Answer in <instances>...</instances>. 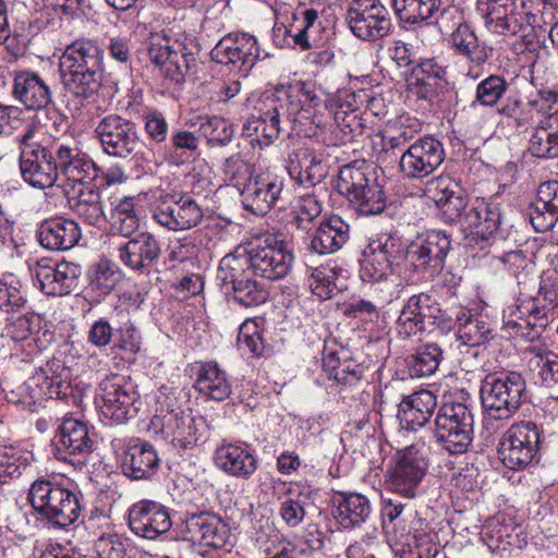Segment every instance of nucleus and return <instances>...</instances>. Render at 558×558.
I'll use <instances>...</instances> for the list:
<instances>
[{
	"instance_id": "nucleus-50",
	"label": "nucleus",
	"mask_w": 558,
	"mask_h": 558,
	"mask_svg": "<svg viewBox=\"0 0 558 558\" xmlns=\"http://www.w3.org/2000/svg\"><path fill=\"white\" fill-rule=\"evenodd\" d=\"M40 376L31 378L28 381L20 385L15 390H12L8 396L10 402L22 404L25 408H31L44 396L50 398L53 395H59L60 381H56L53 378L49 379L47 376L44 378V384L47 387V391H44L40 386Z\"/></svg>"
},
{
	"instance_id": "nucleus-30",
	"label": "nucleus",
	"mask_w": 558,
	"mask_h": 558,
	"mask_svg": "<svg viewBox=\"0 0 558 558\" xmlns=\"http://www.w3.org/2000/svg\"><path fill=\"white\" fill-rule=\"evenodd\" d=\"M445 4L446 0H392L393 11L402 23L418 24L440 12V21H438L440 28L447 17L462 19L458 8H445Z\"/></svg>"
},
{
	"instance_id": "nucleus-56",
	"label": "nucleus",
	"mask_w": 558,
	"mask_h": 558,
	"mask_svg": "<svg viewBox=\"0 0 558 558\" xmlns=\"http://www.w3.org/2000/svg\"><path fill=\"white\" fill-rule=\"evenodd\" d=\"M194 125L198 126V131L206 137L209 146H226L233 136L232 125L221 117H198Z\"/></svg>"
},
{
	"instance_id": "nucleus-25",
	"label": "nucleus",
	"mask_w": 558,
	"mask_h": 558,
	"mask_svg": "<svg viewBox=\"0 0 558 558\" xmlns=\"http://www.w3.org/2000/svg\"><path fill=\"white\" fill-rule=\"evenodd\" d=\"M33 272L45 294L62 296L76 288L81 268L73 263L43 258L36 263Z\"/></svg>"
},
{
	"instance_id": "nucleus-12",
	"label": "nucleus",
	"mask_w": 558,
	"mask_h": 558,
	"mask_svg": "<svg viewBox=\"0 0 558 558\" xmlns=\"http://www.w3.org/2000/svg\"><path fill=\"white\" fill-rule=\"evenodd\" d=\"M254 274L269 280L284 278L293 265V255L283 240L272 233L262 234L247 245Z\"/></svg>"
},
{
	"instance_id": "nucleus-32",
	"label": "nucleus",
	"mask_w": 558,
	"mask_h": 558,
	"mask_svg": "<svg viewBox=\"0 0 558 558\" xmlns=\"http://www.w3.org/2000/svg\"><path fill=\"white\" fill-rule=\"evenodd\" d=\"M287 99L283 104L287 119L296 121L298 116L310 119L319 113L325 107V101L317 92L316 85L312 82L294 81L288 86Z\"/></svg>"
},
{
	"instance_id": "nucleus-11",
	"label": "nucleus",
	"mask_w": 558,
	"mask_h": 558,
	"mask_svg": "<svg viewBox=\"0 0 558 558\" xmlns=\"http://www.w3.org/2000/svg\"><path fill=\"white\" fill-rule=\"evenodd\" d=\"M542 435V428L534 422L513 424L499 441V459L510 470L526 468L539 451Z\"/></svg>"
},
{
	"instance_id": "nucleus-29",
	"label": "nucleus",
	"mask_w": 558,
	"mask_h": 558,
	"mask_svg": "<svg viewBox=\"0 0 558 558\" xmlns=\"http://www.w3.org/2000/svg\"><path fill=\"white\" fill-rule=\"evenodd\" d=\"M185 532L193 543L213 548L223 547L230 537L229 525L210 512L190 515L185 521Z\"/></svg>"
},
{
	"instance_id": "nucleus-27",
	"label": "nucleus",
	"mask_w": 558,
	"mask_h": 558,
	"mask_svg": "<svg viewBox=\"0 0 558 558\" xmlns=\"http://www.w3.org/2000/svg\"><path fill=\"white\" fill-rule=\"evenodd\" d=\"M476 10L494 33L515 35L522 29L523 16L517 11L515 0H477Z\"/></svg>"
},
{
	"instance_id": "nucleus-63",
	"label": "nucleus",
	"mask_w": 558,
	"mask_h": 558,
	"mask_svg": "<svg viewBox=\"0 0 558 558\" xmlns=\"http://www.w3.org/2000/svg\"><path fill=\"white\" fill-rule=\"evenodd\" d=\"M27 299L16 280L10 282L0 280V310L5 313H15L25 307Z\"/></svg>"
},
{
	"instance_id": "nucleus-24",
	"label": "nucleus",
	"mask_w": 558,
	"mask_h": 558,
	"mask_svg": "<svg viewBox=\"0 0 558 558\" xmlns=\"http://www.w3.org/2000/svg\"><path fill=\"white\" fill-rule=\"evenodd\" d=\"M502 219L504 216L498 203L476 199L465 211L460 227L469 231L465 236L469 243L487 242L497 233Z\"/></svg>"
},
{
	"instance_id": "nucleus-38",
	"label": "nucleus",
	"mask_w": 558,
	"mask_h": 558,
	"mask_svg": "<svg viewBox=\"0 0 558 558\" xmlns=\"http://www.w3.org/2000/svg\"><path fill=\"white\" fill-rule=\"evenodd\" d=\"M335 519L344 530L361 526L372 514L368 498L359 493L338 492L332 497Z\"/></svg>"
},
{
	"instance_id": "nucleus-16",
	"label": "nucleus",
	"mask_w": 558,
	"mask_h": 558,
	"mask_svg": "<svg viewBox=\"0 0 558 558\" xmlns=\"http://www.w3.org/2000/svg\"><path fill=\"white\" fill-rule=\"evenodd\" d=\"M151 425L160 429L165 439L180 449H192L203 438L205 420L192 410L171 409L165 414H156Z\"/></svg>"
},
{
	"instance_id": "nucleus-61",
	"label": "nucleus",
	"mask_w": 558,
	"mask_h": 558,
	"mask_svg": "<svg viewBox=\"0 0 558 558\" xmlns=\"http://www.w3.org/2000/svg\"><path fill=\"white\" fill-rule=\"evenodd\" d=\"M225 178L229 181L239 192L242 187L254 177L252 167L241 157L240 154L228 157L223 162L222 168Z\"/></svg>"
},
{
	"instance_id": "nucleus-6",
	"label": "nucleus",
	"mask_w": 558,
	"mask_h": 558,
	"mask_svg": "<svg viewBox=\"0 0 558 558\" xmlns=\"http://www.w3.org/2000/svg\"><path fill=\"white\" fill-rule=\"evenodd\" d=\"M526 385L517 372L488 374L481 387L482 404L495 420H508L520 409Z\"/></svg>"
},
{
	"instance_id": "nucleus-34",
	"label": "nucleus",
	"mask_w": 558,
	"mask_h": 558,
	"mask_svg": "<svg viewBox=\"0 0 558 558\" xmlns=\"http://www.w3.org/2000/svg\"><path fill=\"white\" fill-rule=\"evenodd\" d=\"M63 193L70 209L85 223L100 228L107 221L98 190L85 184L65 187Z\"/></svg>"
},
{
	"instance_id": "nucleus-22",
	"label": "nucleus",
	"mask_w": 558,
	"mask_h": 558,
	"mask_svg": "<svg viewBox=\"0 0 558 558\" xmlns=\"http://www.w3.org/2000/svg\"><path fill=\"white\" fill-rule=\"evenodd\" d=\"M283 180L270 171L255 173L240 192L245 210L265 216L278 202L283 190Z\"/></svg>"
},
{
	"instance_id": "nucleus-31",
	"label": "nucleus",
	"mask_w": 558,
	"mask_h": 558,
	"mask_svg": "<svg viewBox=\"0 0 558 558\" xmlns=\"http://www.w3.org/2000/svg\"><path fill=\"white\" fill-rule=\"evenodd\" d=\"M215 465L226 474L248 480L258 466L257 457L244 445L223 442L214 453Z\"/></svg>"
},
{
	"instance_id": "nucleus-23",
	"label": "nucleus",
	"mask_w": 558,
	"mask_h": 558,
	"mask_svg": "<svg viewBox=\"0 0 558 558\" xmlns=\"http://www.w3.org/2000/svg\"><path fill=\"white\" fill-rule=\"evenodd\" d=\"M427 196L438 208L444 221L461 226L471 204L458 182L450 177H437L429 181Z\"/></svg>"
},
{
	"instance_id": "nucleus-7",
	"label": "nucleus",
	"mask_w": 558,
	"mask_h": 558,
	"mask_svg": "<svg viewBox=\"0 0 558 558\" xmlns=\"http://www.w3.org/2000/svg\"><path fill=\"white\" fill-rule=\"evenodd\" d=\"M16 141L20 146V169L24 181L41 190L59 185L51 147L48 148L37 141L36 126L28 124Z\"/></svg>"
},
{
	"instance_id": "nucleus-49",
	"label": "nucleus",
	"mask_w": 558,
	"mask_h": 558,
	"mask_svg": "<svg viewBox=\"0 0 558 558\" xmlns=\"http://www.w3.org/2000/svg\"><path fill=\"white\" fill-rule=\"evenodd\" d=\"M527 366L537 383L545 387L558 385V354L546 349L529 348Z\"/></svg>"
},
{
	"instance_id": "nucleus-60",
	"label": "nucleus",
	"mask_w": 558,
	"mask_h": 558,
	"mask_svg": "<svg viewBox=\"0 0 558 558\" xmlns=\"http://www.w3.org/2000/svg\"><path fill=\"white\" fill-rule=\"evenodd\" d=\"M381 517L383 529L387 533L405 532L409 519L407 505L393 499L385 500Z\"/></svg>"
},
{
	"instance_id": "nucleus-55",
	"label": "nucleus",
	"mask_w": 558,
	"mask_h": 558,
	"mask_svg": "<svg viewBox=\"0 0 558 558\" xmlns=\"http://www.w3.org/2000/svg\"><path fill=\"white\" fill-rule=\"evenodd\" d=\"M44 319L36 313L11 316L7 319L3 336L15 342L24 341L44 328Z\"/></svg>"
},
{
	"instance_id": "nucleus-28",
	"label": "nucleus",
	"mask_w": 558,
	"mask_h": 558,
	"mask_svg": "<svg viewBox=\"0 0 558 558\" xmlns=\"http://www.w3.org/2000/svg\"><path fill=\"white\" fill-rule=\"evenodd\" d=\"M120 466L122 473L131 480H149L159 466V458L149 442L131 440L122 451Z\"/></svg>"
},
{
	"instance_id": "nucleus-33",
	"label": "nucleus",
	"mask_w": 558,
	"mask_h": 558,
	"mask_svg": "<svg viewBox=\"0 0 558 558\" xmlns=\"http://www.w3.org/2000/svg\"><path fill=\"white\" fill-rule=\"evenodd\" d=\"M526 215L537 232L551 230L558 221V181L539 185L537 197L527 208Z\"/></svg>"
},
{
	"instance_id": "nucleus-8",
	"label": "nucleus",
	"mask_w": 558,
	"mask_h": 558,
	"mask_svg": "<svg viewBox=\"0 0 558 558\" xmlns=\"http://www.w3.org/2000/svg\"><path fill=\"white\" fill-rule=\"evenodd\" d=\"M95 402L109 424H122L134 417L141 405L134 385L120 374H111L99 383Z\"/></svg>"
},
{
	"instance_id": "nucleus-19",
	"label": "nucleus",
	"mask_w": 558,
	"mask_h": 558,
	"mask_svg": "<svg viewBox=\"0 0 558 558\" xmlns=\"http://www.w3.org/2000/svg\"><path fill=\"white\" fill-rule=\"evenodd\" d=\"M59 186L77 189L96 178L97 166L76 144L54 143L51 146Z\"/></svg>"
},
{
	"instance_id": "nucleus-58",
	"label": "nucleus",
	"mask_w": 558,
	"mask_h": 558,
	"mask_svg": "<svg viewBox=\"0 0 558 558\" xmlns=\"http://www.w3.org/2000/svg\"><path fill=\"white\" fill-rule=\"evenodd\" d=\"M323 213V204L313 193H305L296 197L292 209L294 221L299 229H307Z\"/></svg>"
},
{
	"instance_id": "nucleus-36",
	"label": "nucleus",
	"mask_w": 558,
	"mask_h": 558,
	"mask_svg": "<svg viewBox=\"0 0 558 558\" xmlns=\"http://www.w3.org/2000/svg\"><path fill=\"white\" fill-rule=\"evenodd\" d=\"M81 235L78 225L63 217L45 220L37 231L40 245L49 251H68L77 244Z\"/></svg>"
},
{
	"instance_id": "nucleus-53",
	"label": "nucleus",
	"mask_w": 558,
	"mask_h": 558,
	"mask_svg": "<svg viewBox=\"0 0 558 558\" xmlns=\"http://www.w3.org/2000/svg\"><path fill=\"white\" fill-rule=\"evenodd\" d=\"M442 361V350L436 343L418 347L414 354L408 357V368L413 378L427 377L438 369Z\"/></svg>"
},
{
	"instance_id": "nucleus-39",
	"label": "nucleus",
	"mask_w": 558,
	"mask_h": 558,
	"mask_svg": "<svg viewBox=\"0 0 558 558\" xmlns=\"http://www.w3.org/2000/svg\"><path fill=\"white\" fill-rule=\"evenodd\" d=\"M195 390L215 400H226L232 390L228 374L216 361L199 362L196 369Z\"/></svg>"
},
{
	"instance_id": "nucleus-14",
	"label": "nucleus",
	"mask_w": 558,
	"mask_h": 558,
	"mask_svg": "<svg viewBox=\"0 0 558 558\" xmlns=\"http://www.w3.org/2000/svg\"><path fill=\"white\" fill-rule=\"evenodd\" d=\"M202 206L186 193L161 194L153 208V219L169 231H186L202 223Z\"/></svg>"
},
{
	"instance_id": "nucleus-21",
	"label": "nucleus",
	"mask_w": 558,
	"mask_h": 558,
	"mask_svg": "<svg viewBox=\"0 0 558 558\" xmlns=\"http://www.w3.org/2000/svg\"><path fill=\"white\" fill-rule=\"evenodd\" d=\"M114 251L118 259L130 270L145 274L158 265L162 254L159 239L148 232H137L119 241Z\"/></svg>"
},
{
	"instance_id": "nucleus-52",
	"label": "nucleus",
	"mask_w": 558,
	"mask_h": 558,
	"mask_svg": "<svg viewBox=\"0 0 558 558\" xmlns=\"http://www.w3.org/2000/svg\"><path fill=\"white\" fill-rule=\"evenodd\" d=\"M342 272L343 269L338 266L325 265L314 268L308 278L312 292L323 300L331 299L343 288L340 281Z\"/></svg>"
},
{
	"instance_id": "nucleus-17",
	"label": "nucleus",
	"mask_w": 558,
	"mask_h": 558,
	"mask_svg": "<svg viewBox=\"0 0 558 558\" xmlns=\"http://www.w3.org/2000/svg\"><path fill=\"white\" fill-rule=\"evenodd\" d=\"M445 160L442 143L424 136L409 144L399 158V171L409 181L424 180L432 175Z\"/></svg>"
},
{
	"instance_id": "nucleus-37",
	"label": "nucleus",
	"mask_w": 558,
	"mask_h": 558,
	"mask_svg": "<svg viewBox=\"0 0 558 558\" xmlns=\"http://www.w3.org/2000/svg\"><path fill=\"white\" fill-rule=\"evenodd\" d=\"M13 94L28 109H44L51 101V89L41 76L33 71H16Z\"/></svg>"
},
{
	"instance_id": "nucleus-40",
	"label": "nucleus",
	"mask_w": 558,
	"mask_h": 558,
	"mask_svg": "<svg viewBox=\"0 0 558 558\" xmlns=\"http://www.w3.org/2000/svg\"><path fill=\"white\" fill-rule=\"evenodd\" d=\"M350 238V225L340 216L324 219L311 240L313 252L324 255L339 251Z\"/></svg>"
},
{
	"instance_id": "nucleus-20",
	"label": "nucleus",
	"mask_w": 558,
	"mask_h": 558,
	"mask_svg": "<svg viewBox=\"0 0 558 558\" xmlns=\"http://www.w3.org/2000/svg\"><path fill=\"white\" fill-rule=\"evenodd\" d=\"M450 247L448 234L440 230H430L409 245L405 260L415 271L433 277L441 268Z\"/></svg>"
},
{
	"instance_id": "nucleus-62",
	"label": "nucleus",
	"mask_w": 558,
	"mask_h": 558,
	"mask_svg": "<svg viewBox=\"0 0 558 558\" xmlns=\"http://www.w3.org/2000/svg\"><path fill=\"white\" fill-rule=\"evenodd\" d=\"M447 66L437 58H422L412 69L416 82H430L441 85L446 81Z\"/></svg>"
},
{
	"instance_id": "nucleus-51",
	"label": "nucleus",
	"mask_w": 558,
	"mask_h": 558,
	"mask_svg": "<svg viewBox=\"0 0 558 558\" xmlns=\"http://www.w3.org/2000/svg\"><path fill=\"white\" fill-rule=\"evenodd\" d=\"M179 39L173 37L171 28L153 32L147 38L146 45L149 61L159 68L162 74L173 54L172 52L178 46Z\"/></svg>"
},
{
	"instance_id": "nucleus-13",
	"label": "nucleus",
	"mask_w": 558,
	"mask_h": 558,
	"mask_svg": "<svg viewBox=\"0 0 558 558\" xmlns=\"http://www.w3.org/2000/svg\"><path fill=\"white\" fill-rule=\"evenodd\" d=\"M428 469L424 446L413 444L397 451L388 472V486L407 498H414Z\"/></svg>"
},
{
	"instance_id": "nucleus-10",
	"label": "nucleus",
	"mask_w": 558,
	"mask_h": 558,
	"mask_svg": "<svg viewBox=\"0 0 558 558\" xmlns=\"http://www.w3.org/2000/svg\"><path fill=\"white\" fill-rule=\"evenodd\" d=\"M95 137L106 155L120 159L136 156L144 146L136 123L116 113L107 114L98 121Z\"/></svg>"
},
{
	"instance_id": "nucleus-46",
	"label": "nucleus",
	"mask_w": 558,
	"mask_h": 558,
	"mask_svg": "<svg viewBox=\"0 0 558 558\" xmlns=\"http://www.w3.org/2000/svg\"><path fill=\"white\" fill-rule=\"evenodd\" d=\"M322 364L327 377L339 385L354 387L362 380L363 366L347 356L341 359L337 351L328 347L324 348Z\"/></svg>"
},
{
	"instance_id": "nucleus-15",
	"label": "nucleus",
	"mask_w": 558,
	"mask_h": 558,
	"mask_svg": "<svg viewBox=\"0 0 558 558\" xmlns=\"http://www.w3.org/2000/svg\"><path fill=\"white\" fill-rule=\"evenodd\" d=\"M352 34L365 41H376L389 35L391 17L380 0H352L347 11Z\"/></svg>"
},
{
	"instance_id": "nucleus-9",
	"label": "nucleus",
	"mask_w": 558,
	"mask_h": 558,
	"mask_svg": "<svg viewBox=\"0 0 558 558\" xmlns=\"http://www.w3.org/2000/svg\"><path fill=\"white\" fill-rule=\"evenodd\" d=\"M94 445L95 441L86 422L73 416L57 420V427L51 440L52 453L57 460L82 469L86 465Z\"/></svg>"
},
{
	"instance_id": "nucleus-54",
	"label": "nucleus",
	"mask_w": 558,
	"mask_h": 558,
	"mask_svg": "<svg viewBox=\"0 0 558 558\" xmlns=\"http://www.w3.org/2000/svg\"><path fill=\"white\" fill-rule=\"evenodd\" d=\"M508 89L509 83L502 75L490 74L477 84L470 108L476 109L478 106L493 108L500 104Z\"/></svg>"
},
{
	"instance_id": "nucleus-64",
	"label": "nucleus",
	"mask_w": 558,
	"mask_h": 558,
	"mask_svg": "<svg viewBox=\"0 0 558 558\" xmlns=\"http://www.w3.org/2000/svg\"><path fill=\"white\" fill-rule=\"evenodd\" d=\"M530 111L539 113L545 119L558 110V89L556 88H542L535 94L530 95L526 105Z\"/></svg>"
},
{
	"instance_id": "nucleus-18",
	"label": "nucleus",
	"mask_w": 558,
	"mask_h": 558,
	"mask_svg": "<svg viewBox=\"0 0 558 558\" xmlns=\"http://www.w3.org/2000/svg\"><path fill=\"white\" fill-rule=\"evenodd\" d=\"M211 60L227 65L246 77L260 58V47L255 36L247 33H230L223 36L210 52Z\"/></svg>"
},
{
	"instance_id": "nucleus-41",
	"label": "nucleus",
	"mask_w": 558,
	"mask_h": 558,
	"mask_svg": "<svg viewBox=\"0 0 558 558\" xmlns=\"http://www.w3.org/2000/svg\"><path fill=\"white\" fill-rule=\"evenodd\" d=\"M458 329L456 338L458 350L461 354L476 350L488 341L492 328L483 317L472 315L469 311L461 310L456 315Z\"/></svg>"
},
{
	"instance_id": "nucleus-5",
	"label": "nucleus",
	"mask_w": 558,
	"mask_h": 558,
	"mask_svg": "<svg viewBox=\"0 0 558 558\" xmlns=\"http://www.w3.org/2000/svg\"><path fill=\"white\" fill-rule=\"evenodd\" d=\"M28 500L40 517L61 527L74 523L81 513L77 493L50 480L35 481L28 490Z\"/></svg>"
},
{
	"instance_id": "nucleus-35",
	"label": "nucleus",
	"mask_w": 558,
	"mask_h": 558,
	"mask_svg": "<svg viewBox=\"0 0 558 558\" xmlns=\"http://www.w3.org/2000/svg\"><path fill=\"white\" fill-rule=\"evenodd\" d=\"M436 407L437 398L432 391H415L399 403L398 418L404 428L416 430L429 422Z\"/></svg>"
},
{
	"instance_id": "nucleus-43",
	"label": "nucleus",
	"mask_w": 558,
	"mask_h": 558,
	"mask_svg": "<svg viewBox=\"0 0 558 558\" xmlns=\"http://www.w3.org/2000/svg\"><path fill=\"white\" fill-rule=\"evenodd\" d=\"M426 304L427 294L421 293L409 298L396 322L395 329L399 338L408 339L427 331L426 319L432 317L430 314H426Z\"/></svg>"
},
{
	"instance_id": "nucleus-2",
	"label": "nucleus",
	"mask_w": 558,
	"mask_h": 558,
	"mask_svg": "<svg viewBox=\"0 0 558 558\" xmlns=\"http://www.w3.org/2000/svg\"><path fill=\"white\" fill-rule=\"evenodd\" d=\"M337 191L362 215H378L386 208V195L376 173L364 162L340 168Z\"/></svg>"
},
{
	"instance_id": "nucleus-3",
	"label": "nucleus",
	"mask_w": 558,
	"mask_h": 558,
	"mask_svg": "<svg viewBox=\"0 0 558 558\" xmlns=\"http://www.w3.org/2000/svg\"><path fill=\"white\" fill-rule=\"evenodd\" d=\"M246 248L223 256L217 270L227 293L232 292L233 300L244 306L254 307L265 303L268 292L254 279V269Z\"/></svg>"
},
{
	"instance_id": "nucleus-42",
	"label": "nucleus",
	"mask_w": 558,
	"mask_h": 558,
	"mask_svg": "<svg viewBox=\"0 0 558 558\" xmlns=\"http://www.w3.org/2000/svg\"><path fill=\"white\" fill-rule=\"evenodd\" d=\"M290 178L301 185H316L326 177V169L319 154L308 148H300L289 156Z\"/></svg>"
},
{
	"instance_id": "nucleus-26",
	"label": "nucleus",
	"mask_w": 558,
	"mask_h": 558,
	"mask_svg": "<svg viewBox=\"0 0 558 558\" xmlns=\"http://www.w3.org/2000/svg\"><path fill=\"white\" fill-rule=\"evenodd\" d=\"M128 514L131 531L143 538L156 539L172 526L167 508L153 500H141L132 505Z\"/></svg>"
},
{
	"instance_id": "nucleus-45",
	"label": "nucleus",
	"mask_w": 558,
	"mask_h": 558,
	"mask_svg": "<svg viewBox=\"0 0 558 558\" xmlns=\"http://www.w3.org/2000/svg\"><path fill=\"white\" fill-rule=\"evenodd\" d=\"M451 33V45L454 51L477 65L484 64L492 56L493 49L480 40L475 32L466 23L460 22Z\"/></svg>"
},
{
	"instance_id": "nucleus-47",
	"label": "nucleus",
	"mask_w": 558,
	"mask_h": 558,
	"mask_svg": "<svg viewBox=\"0 0 558 558\" xmlns=\"http://www.w3.org/2000/svg\"><path fill=\"white\" fill-rule=\"evenodd\" d=\"M282 118H287L283 102L271 99L266 105V109L262 110L257 117L252 116L247 119L244 131L248 136L256 134V136L260 135L271 142L280 134Z\"/></svg>"
},
{
	"instance_id": "nucleus-4",
	"label": "nucleus",
	"mask_w": 558,
	"mask_h": 558,
	"mask_svg": "<svg viewBox=\"0 0 558 558\" xmlns=\"http://www.w3.org/2000/svg\"><path fill=\"white\" fill-rule=\"evenodd\" d=\"M430 438L451 454L468 451L473 440L474 415L470 407L462 402H446L437 411L428 427Z\"/></svg>"
},
{
	"instance_id": "nucleus-59",
	"label": "nucleus",
	"mask_w": 558,
	"mask_h": 558,
	"mask_svg": "<svg viewBox=\"0 0 558 558\" xmlns=\"http://www.w3.org/2000/svg\"><path fill=\"white\" fill-rule=\"evenodd\" d=\"M310 506L307 494L299 493L294 495L291 492L290 496L280 505V517L288 526L296 527L304 521Z\"/></svg>"
},
{
	"instance_id": "nucleus-1",
	"label": "nucleus",
	"mask_w": 558,
	"mask_h": 558,
	"mask_svg": "<svg viewBox=\"0 0 558 558\" xmlns=\"http://www.w3.org/2000/svg\"><path fill=\"white\" fill-rule=\"evenodd\" d=\"M59 72L65 92L83 101L99 90L102 82V50L92 40H76L59 59Z\"/></svg>"
},
{
	"instance_id": "nucleus-48",
	"label": "nucleus",
	"mask_w": 558,
	"mask_h": 558,
	"mask_svg": "<svg viewBox=\"0 0 558 558\" xmlns=\"http://www.w3.org/2000/svg\"><path fill=\"white\" fill-rule=\"evenodd\" d=\"M199 48L193 38L184 37L179 39L178 46L172 52V57L163 70V75L170 81L180 84L183 83L186 75L194 73L197 66Z\"/></svg>"
},
{
	"instance_id": "nucleus-44",
	"label": "nucleus",
	"mask_w": 558,
	"mask_h": 558,
	"mask_svg": "<svg viewBox=\"0 0 558 558\" xmlns=\"http://www.w3.org/2000/svg\"><path fill=\"white\" fill-rule=\"evenodd\" d=\"M532 156L541 159L558 158V110L534 126L529 141Z\"/></svg>"
},
{
	"instance_id": "nucleus-57",
	"label": "nucleus",
	"mask_w": 558,
	"mask_h": 558,
	"mask_svg": "<svg viewBox=\"0 0 558 558\" xmlns=\"http://www.w3.org/2000/svg\"><path fill=\"white\" fill-rule=\"evenodd\" d=\"M112 229L118 231L123 238H129L136 233L140 227V219L135 213L134 201L131 197H123L118 201L111 211Z\"/></svg>"
}]
</instances>
